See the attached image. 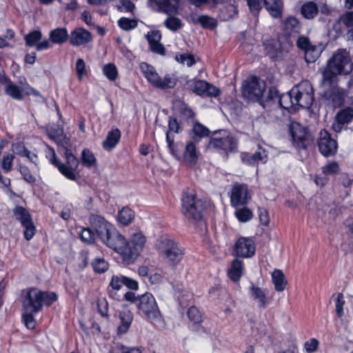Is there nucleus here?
<instances>
[{"instance_id":"nucleus-29","label":"nucleus","mask_w":353,"mask_h":353,"mask_svg":"<svg viewBox=\"0 0 353 353\" xmlns=\"http://www.w3.org/2000/svg\"><path fill=\"white\" fill-rule=\"evenodd\" d=\"M243 272V265L242 261L234 259L231 264L228 274L230 279L234 281H239Z\"/></svg>"},{"instance_id":"nucleus-61","label":"nucleus","mask_w":353,"mask_h":353,"mask_svg":"<svg viewBox=\"0 0 353 353\" xmlns=\"http://www.w3.org/2000/svg\"><path fill=\"white\" fill-rule=\"evenodd\" d=\"M339 21L342 22L347 28L353 27V11L344 13L340 17Z\"/></svg>"},{"instance_id":"nucleus-20","label":"nucleus","mask_w":353,"mask_h":353,"mask_svg":"<svg viewBox=\"0 0 353 353\" xmlns=\"http://www.w3.org/2000/svg\"><path fill=\"white\" fill-rule=\"evenodd\" d=\"M92 39L91 33L83 28H76L69 34V42L75 47L85 45Z\"/></svg>"},{"instance_id":"nucleus-23","label":"nucleus","mask_w":353,"mask_h":353,"mask_svg":"<svg viewBox=\"0 0 353 353\" xmlns=\"http://www.w3.org/2000/svg\"><path fill=\"white\" fill-rule=\"evenodd\" d=\"M153 1L158 6L157 11L171 15L177 12L180 0H153Z\"/></svg>"},{"instance_id":"nucleus-31","label":"nucleus","mask_w":353,"mask_h":353,"mask_svg":"<svg viewBox=\"0 0 353 353\" xmlns=\"http://www.w3.org/2000/svg\"><path fill=\"white\" fill-rule=\"evenodd\" d=\"M301 13L305 19H312L318 14L319 8L314 1H308L302 5Z\"/></svg>"},{"instance_id":"nucleus-55","label":"nucleus","mask_w":353,"mask_h":353,"mask_svg":"<svg viewBox=\"0 0 353 353\" xmlns=\"http://www.w3.org/2000/svg\"><path fill=\"white\" fill-rule=\"evenodd\" d=\"M116 6L121 12H132L134 9V5L130 0H119Z\"/></svg>"},{"instance_id":"nucleus-58","label":"nucleus","mask_w":353,"mask_h":353,"mask_svg":"<svg viewBox=\"0 0 353 353\" xmlns=\"http://www.w3.org/2000/svg\"><path fill=\"white\" fill-rule=\"evenodd\" d=\"M75 68L78 79L81 81L87 74L85 70V63L83 59L81 58L78 59L76 62Z\"/></svg>"},{"instance_id":"nucleus-25","label":"nucleus","mask_w":353,"mask_h":353,"mask_svg":"<svg viewBox=\"0 0 353 353\" xmlns=\"http://www.w3.org/2000/svg\"><path fill=\"white\" fill-rule=\"evenodd\" d=\"M49 39L52 43L61 45L69 40V34L65 28H57L49 32Z\"/></svg>"},{"instance_id":"nucleus-7","label":"nucleus","mask_w":353,"mask_h":353,"mask_svg":"<svg viewBox=\"0 0 353 353\" xmlns=\"http://www.w3.org/2000/svg\"><path fill=\"white\" fill-rule=\"evenodd\" d=\"M160 254L167 263L175 267L183 259L185 250L178 242L168 239L161 243Z\"/></svg>"},{"instance_id":"nucleus-19","label":"nucleus","mask_w":353,"mask_h":353,"mask_svg":"<svg viewBox=\"0 0 353 353\" xmlns=\"http://www.w3.org/2000/svg\"><path fill=\"white\" fill-rule=\"evenodd\" d=\"M255 250L254 242L250 238L241 237L235 244V253L237 256L241 257H251L254 254Z\"/></svg>"},{"instance_id":"nucleus-33","label":"nucleus","mask_w":353,"mask_h":353,"mask_svg":"<svg viewBox=\"0 0 353 353\" xmlns=\"http://www.w3.org/2000/svg\"><path fill=\"white\" fill-rule=\"evenodd\" d=\"M119 318L121 323L118 327L119 333L125 334L130 328L133 319V315L130 311L125 310L120 312Z\"/></svg>"},{"instance_id":"nucleus-17","label":"nucleus","mask_w":353,"mask_h":353,"mask_svg":"<svg viewBox=\"0 0 353 353\" xmlns=\"http://www.w3.org/2000/svg\"><path fill=\"white\" fill-rule=\"evenodd\" d=\"M188 85L193 92L201 97H216L221 92L216 87L203 80H192Z\"/></svg>"},{"instance_id":"nucleus-6","label":"nucleus","mask_w":353,"mask_h":353,"mask_svg":"<svg viewBox=\"0 0 353 353\" xmlns=\"http://www.w3.org/2000/svg\"><path fill=\"white\" fill-rule=\"evenodd\" d=\"M288 95L292 106L297 105L303 108H309L314 101V93L312 85L307 81H302L294 86Z\"/></svg>"},{"instance_id":"nucleus-15","label":"nucleus","mask_w":353,"mask_h":353,"mask_svg":"<svg viewBox=\"0 0 353 353\" xmlns=\"http://www.w3.org/2000/svg\"><path fill=\"white\" fill-rule=\"evenodd\" d=\"M231 205L237 208L246 205L252 198L251 193L246 184L235 183L230 193Z\"/></svg>"},{"instance_id":"nucleus-18","label":"nucleus","mask_w":353,"mask_h":353,"mask_svg":"<svg viewBox=\"0 0 353 353\" xmlns=\"http://www.w3.org/2000/svg\"><path fill=\"white\" fill-rule=\"evenodd\" d=\"M318 146L320 152L325 157L333 155L336 152L337 143L326 130L320 132Z\"/></svg>"},{"instance_id":"nucleus-62","label":"nucleus","mask_w":353,"mask_h":353,"mask_svg":"<svg viewBox=\"0 0 353 353\" xmlns=\"http://www.w3.org/2000/svg\"><path fill=\"white\" fill-rule=\"evenodd\" d=\"M319 341L316 339H310L304 343V347L307 352L311 353L317 350L319 347Z\"/></svg>"},{"instance_id":"nucleus-9","label":"nucleus","mask_w":353,"mask_h":353,"mask_svg":"<svg viewBox=\"0 0 353 353\" xmlns=\"http://www.w3.org/2000/svg\"><path fill=\"white\" fill-rule=\"evenodd\" d=\"M265 90V82L254 76L248 78L242 85L243 96L252 101L261 100Z\"/></svg>"},{"instance_id":"nucleus-27","label":"nucleus","mask_w":353,"mask_h":353,"mask_svg":"<svg viewBox=\"0 0 353 353\" xmlns=\"http://www.w3.org/2000/svg\"><path fill=\"white\" fill-rule=\"evenodd\" d=\"M325 94L334 107H339L343 103L345 92L339 87H334L329 90Z\"/></svg>"},{"instance_id":"nucleus-46","label":"nucleus","mask_w":353,"mask_h":353,"mask_svg":"<svg viewBox=\"0 0 353 353\" xmlns=\"http://www.w3.org/2000/svg\"><path fill=\"white\" fill-rule=\"evenodd\" d=\"M332 299H334L336 312L339 318L343 315V305H345L344 296L342 293H337L332 295Z\"/></svg>"},{"instance_id":"nucleus-50","label":"nucleus","mask_w":353,"mask_h":353,"mask_svg":"<svg viewBox=\"0 0 353 353\" xmlns=\"http://www.w3.org/2000/svg\"><path fill=\"white\" fill-rule=\"evenodd\" d=\"M108 263L103 258L95 259L92 262L94 270L98 273L105 272L108 269Z\"/></svg>"},{"instance_id":"nucleus-3","label":"nucleus","mask_w":353,"mask_h":353,"mask_svg":"<svg viewBox=\"0 0 353 353\" xmlns=\"http://www.w3.org/2000/svg\"><path fill=\"white\" fill-rule=\"evenodd\" d=\"M139 313L156 326L164 325V320L154 296L149 292L139 296Z\"/></svg>"},{"instance_id":"nucleus-48","label":"nucleus","mask_w":353,"mask_h":353,"mask_svg":"<svg viewBox=\"0 0 353 353\" xmlns=\"http://www.w3.org/2000/svg\"><path fill=\"white\" fill-rule=\"evenodd\" d=\"M119 26L124 30H130L137 26V21L135 19H131L126 17H121L118 21Z\"/></svg>"},{"instance_id":"nucleus-12","label":"nucleus","mask_w":353,"mask_h":353,"mask_svg":"<svg viewBox=\"0 0 353 353\" xmlns=\"http://www.w3.org/2000/svg\"><path fill=\"white\" fill-rule=\"evenodd\" d=\"M12 214L15 219L20 222L21 225L25 228V239L28 241L32 239L35 234L36 228L29 212L25 208L17 205L12 210Z\"/></svg>"},{"instance_id":"nucleus-32","label":"nucleus","mask_w":353,"mask_h":353,"mask_svg":"<svg viewBox=\"0 0 353 353\" xmlns=\"http://www.w3.org/2000/svg\"><path fill=\"white\" fill-rule=\"evenodd\" d=\"M266 9L273 17H280L282 12L281 0H264Z\"/></svg>"},{"instance_id":"nucleus-47","label":"nucleus","mask_w":353,"mask_h":353,"mask_svg":"<svg viewBox=\"0 0 353 353\" xmlns=\"http://www.w3.org/2000/svg\"><path fill=\"white\" fill-rule=\"evenodd\" d=\"M36 313L37 312H34L33 311H28L23 310L22 318L26 326L28 329H33L35 327L36 322L34 317V314Z\"/></svg>"},{"instance_id":"nucleus-45","label":"nucleus","mask_w":353,"mask_h":353,"mask_svg":"<svg viewBox=\"0 0 353 353\" xmlns=\"http://www.w3.org/2000/svg\"><path fill=\"white\" fill-rule=\"evenodd\" d=\"M103 73L110 81H114L117 79L119 73L117 67L113 63L105 64L103 67Z\"/></svg>"},{"instance_id":"nucleus-2","label":"nucleus","mask_w":353,"mask_h":353,"mask_svg":"<svg viewBox=\"0 0 353 353\" xmlns=\"http://www.w3.org/2000/svg\"><path fill=\"white\" fill-rule=\"evenodd\" d=\"M208 150L228 156L235 152L238 148V140L226 130L214 132L210 137Z\"/></svg>"},{"instance_id":"nucleus-40","label":"nucleus","mask_w":353,"mask_h":353,"mask_svg":"<svg viewBox=\"0 0 353 353\" xmlns=\"http://www.w3.org/2000/svg\"><path fill=\"white\" fill-rule=\"evenodd\" d=\"M353 119V109L347 108L341 110L336 116V121L341 123H348Z\"/></svg>"},{"instance_id":"nucleus-26","label":"nucleus","mask_w":353,"mask_h":353,"mask_svg":"<svg viewBox=\"0 0 353 353\" xmlns=\"http://www.w3.org/2000/svg\"><path fill=\"white\" fill-rule=\"evenodd\" d=\"M121 133L118 128H114L108 132L105 139L102 143L103 149L110 151L119 143Z\"/></svg>"},{"instance_id":"nucleus-8","label":"nucleus","mask_w":353,"mask_h":353,"mask_svg":"<svg viewBox=\"0 0 353 353\" xmlns=\"http://www.w3.org/2000/svg\"><path fill=\"white\" fill-rule=\"evenodd\" d=\"M292 144L297 150H305L313 143L314 137L305 127L294 122L290 124Z\"/></svg>"},{"instance_id":"nucleus-24","label":"nucleus","mask_w":353,"mask_h":353,"mask_svg":"<svg viewBox=\"0 0 353 353\" xmlns=\"http://www.w3.org/2000/svg\"><path fill=\"white\" fill-rule=\"evenodd\" d=\"M150 50L158 54H164L165 48L160 43L161 39V32L158 30L152 31L147 34Z\"/></svg>"},{"instance_id":"nucleus-43","label":"nucleus","mask_w":353,"mask_h":353,"mask_svg":"<svg viewBox=\"0 0 353 353\" xmlns=\"http://www.w3.org/2000/svg\"><path fill=\"white\" fill-rule=\"evenodd\" d=\"M164 25L168 29L173 32H176L183 27L182 21L179 18L172 16L166 19Z\"/></svg>"},{"instance_id":"nucleus-59","label":"nucleus","mask_w":353,"mask_h":353,"mask_svg":"<svg viewBox=\"0 0 353 353\" xmlns=\"http://www.w3.org/2000/svg\"><path fill=\"white\" fill-rule=\"evenodd\" d=\"M324 174H336L339 172V166L336 162H331L322 168Z\"/></svg>"},{"instance_id":"nucleus-10","label":"nucleus","mask_w":353,"mask_h":353,"mask_svg":"<svg viewBox=\"0 0 353 353\" xmlns=\"http://www.w3.org/2000/svg\"><path fill=\"white\" fill-rule=\"evenodd\" d=\"M182 208L185 216L190 219H201L203 203L197 199L193 192H184L182 198Z\"/></svg>"},{"instance_id":"nucleus-34","label":"nucleus","mask_w":353,"mask_h":353,"mask_svg":"<svg viewBox=\"0 0 353 353\" xmlns=\"http://www.w3.org/2000/svg\"><path fill=\"white\" fill-rule=\"evenodd\" d=\"M271 276L275 290L278 292L283 291L285 288L284 273L281 270H274Z\"/></svg>"},{"instance_id":"nucleus-63","label":"nucleus","mask_w":353,"mask_h":353,"mask_svg":"<svg viewBox=\"0 0 353 353\" xmlns=\"http://www.w3.org/2000/svg\"><path fill=\"white\" fill-rule=\"evenodd\" d=\"M19 172L26 181L28 183H34L35 181V177L31 174L30 170L26 166H20Z\"/></svg>"},{"instance_id":"nucleus-39","label":"nucleus","mask_w":353,"mask_h":353,"mask_svg":"<svg viewBox=\"0 0 353 353\" xmlns=\"http://www.w3.org/2000/svg\"><path fill=\"white\" fill-rule=\"evenodd\" d=\"M49 136L58 143H68V139L61 128L57 127L52 129L49 132Z\"/></svg>"},{"instance_id":"nucleus-38","label":"nucleus","mask_w":353,"mask_h":353,"mask_svg":"<svg viewBox=\"0 0 353 353\" xmlns=\"http://www.w3.org/2000/svg\"><path fill=\"white\" fill-rule=\"evenodd\" d=\"M235 217L239 221L245 223L250 221L253 217L252 212L246 207L237 208L234 212Z\"/></svg>"},{"instance_id":"nucleus-51","label":"nucleus","mask_w":353,"mask_h":353,"mask_svg":"<svg viewBox=\"0 0 353 353\" xmlns=\"http://www.w3.org/2000/svg\"><path fill=\"white\" fill-rule=\"evenodd\" d=\"M250 290L252 297L259 302L261 306H264L265 304V296L263 290L254 286H252Z\"/></svg>"},{"instance_id":"nucleus-64","label":"nucleus","mask_w":353,"mask_h":353,"mask_svg":"<svg viewBox=\"0 0 353 353\" xmlns=\"http://www.w3.org/2000/svg\"><path fill=\"white\" fill-rule=\"evenodd\" d=\"M46 157L48 159L49 161L54 165L55 167L58 168V165L60 163L59 159L57 158L55 151L53 148L50 147H48V150L46 151Z\"/></svg>"},{"instance_id":"nucleus-44","label":"nucleus","mask_w":353,"mask_h":353,"mask_svg":"<svg viewBox=\"0 0 353 353\" xmlns=\"http://www.w3.org/2000/svg\"><path fill=\"white\" fill-rule=\"evenodd\" d=\"M301 24L299 21L293 17H288V35H298L301 33Z\"/></svg>"},{"instance_id":"nucleus-30","label":"nucleus","mask_w":353,"mask_h":353,"mask_svg":"<svg viewBox=\"0 0 353 353\" xmlns=\"http://www.w3.org/2000/svg\"><path fill=\"white\" fill-rule=\"evenodd\" d=\"M267 156L268 154L265 150L259 145L257 150L254 154H246L243 157V159L249 165H254L258 163L259 161L264 160Z\"/></svg>"},{"instance_id":"nucleus-57","label":"nucleus","mask_w":353,"mask_h":353,"mask_svg":"<svg viewBox=\"0 0 353 353\" xmlns=\"http://www.w3.org/2000/svg\"><path fill=\"white\" fill-rule=\"evenodd\" d=\"M124 285V276L121 274L113 275L110 283L112 290H119Z\"/></svg>"},{"instance_id":"nucleus-22","label":"nucleus","mask_w":353,"mask_h":353,"mask_svg":"<svg viewBox=\"0 0 353 353\" xmlns=\"http://www.w3.org/2000/svg\"><path fill=\"white\" fill-rule=\"evenodd\" d=\"M281 38L278 39H272L264 42V48L266 53L272 59H277L282 54L283 46L281 44Z\"/></svg>"},{"instance_id":"nucleus-28","label":"nucleus","mask_w":353,"mask_h":353,"mask_svg":"<svg viewBox=\"0 0 353 353\" xmlns=\"http://www.w3.org/2000/svg\"><path fill=\"white\" fill-rule=\"evenodd\" d=\"M183 158L189 165H194L199 158V153L195 143L190 141L187 143L183 153Z\"/></svg>"},{"instance_id":"nucleus-42","label":"nucleus","mask_w":353,"mask_h":353,"mask_svg":"<svg viewBox=\"0 0 353 353\" xmlns=\"http://www.w3.org/2000/svg\"><path fill=\"white\" fill-rule=\"evenodd\" d=\"M196 22L199 23L203 28L208 29H214L217 26L216 19L208 15L198 17Z\"/></svg>"},{"instance_id":"nucleus-21","label":"nucleus","mask_w":353,"mask_h":353,"mask_svg":"<svg viewBox=\"0 0 353 353\" xmlns=\"http://www.w3.org/2000/svg\"><path fill=\"white\" fill-rule=\"evenodd\" d=\"M89 220L92 227L94 229L100 239L108 232L109 229L113 227L112 225L98 214H92L90 216Z\"/></svg>"},{"instance_id":"nucleus-54","label":"nucleus","mask_w":353,"mask_h":353,"mask_svg":"<svg viewBox=\"0 0 353 353\" xmlns=\"http://www.w3.org/2000/svg\"><path fill=\"white\" fill-rule=\"evenodd\" d=\"M81 240L86 243H92L95 239V234L90 228H84L80 233Z\"/></svg>"},{"instance_id":"nucleus-52","label":"nucleus","mask_w":353,"mask_h":353,"mask_svg":"<svg viewBox=\"0 0 353 353\" xmlns=\"http://www.w3.org/2000/svg\"><path fill=\"white\" fill-rule=\"evenodd\" d=\"M176 60L188 67L192 66L195 63V59L192 54H181L176 56Z\"/></svg>"},{"instance_id":"nucleus-41","label":"nucleus","mask_w":353,"mask_h":353,"mask_svg":"<svg viewBox=\"0 0 353 353\" xmlns=\"http://www.w3.org/2000/svg\"><path fill=\"white\" fill-rule=\"evenodd\" d=\"M192 132L194 134L192 137L194 139H196V138L200 139L203 137H207L210 133L209 129L200 123H195L193 125Z\"/></svg>"},{"instance_id":"nucleus-4","label":"nucleus","mask_w":353,"mask_h":353,"mask_svg":"<svg viewBox=\"0 0 353 353\" xmlns=\"http://www.w3.org/2000/svg\"><path fill=\"white\" fill-rule=\"evenodd\" d=\"M57 299L54 292H41L36 288L30 289L23 302V310L39 312L43 305H50Z\"/></svg>"},{"instance_id":"nucleus-36","label":"nucleus","mask_w":353,"mask_h":353,"mask_svg":"<svg viewBox=\"0 0 353 353\" xmlns=\"http://www.w3.org/2000/svg\"><path fill=\"white\" fill-rule=\"evenodd\" d=\"M134 212L129 208H123L117 216L118 221L123 225H128L134 219Z\"/></svg>"},{"instance_id":"nucleus-11","label":"nucleus","mask_w":353,"mask_h":353,"mask_svg":"<svg viewBox=\"0 0 353 353\" xmlns=\"http://www.w3.org/2000/svg\"><path fill=\"white\" fill-rule=\"evenodd\" d=\"M101 239L108 248L119 253L125 262L127 241L114 226L109 229L108 232L105 233Z\"/></svg>"},{"instance_id":"nucleus-35","label":"nucleus","mask_w":353,"mask_h":353,"mask_svg":"<svg viewBox=\"0 0 353 353\" xmlns=\"http://www.w3.org/2000/svg\"><path fill=\"white\" fill-rule=\"evenodd\" d=\"M81 161L82 165L86 168L96 167L97 161L94 154L88 149L83 150L81 152Z\"/></svg>"},{"instance_id":"nucleus-56","label":"nucleus","mask_w":353,"mask_h":353,"mask_svg":"<svg viewBox=\"0 0 353 353\" xmlns=\"http://www.w3.org/2000/svg\"><path fill=\"white\" fill-rule=\"evenodd\" d=\"M14 156L8 154L3 156L1 162V168L5 173L9 172L12 168Z\"/></svg>"},{"instance_id":"nucleus-16","label":"nucleus","mask_w":353,"mask_h":353,"mask_svg":"<svg viewBox=\"0 0 353 353\" xmlns=\"http://www.w3.org/2000/svg\"><path fill=\"white\" fill-rule=\"evenodd\" d=\"M20 85L21 86H17L10 81H8L5 88L6 94L16 100H21L23 97V94L34 96L39 95V92L28 85L25 79H23V81H20Z\"/></svg>"},{"instance_id":"nucleus-60","label":"nucleus","mask_w":353,"mask_h":353,"mask_svg":"<svg viewBox=\"0 0 353 353\" xmlns=\"http://www.w3.org/2000/svg\"><path fill=\"white\" fill-rule=\"evenodd\" d=\"M296 46L299 49L301 50H306L309 48H311L312 44L311 43L310 39L304 36H299L296 40Z\"/></svg>"},{"instance_id":"nucleus-49","label":"nucleus","mask_w":353,"mask_h":353,"mask_svg":"<svg viewBox=\"0 0 353 353\" xmlns=\"http://www.w3.org/2000/svg\"><path fill=\"white\" fill-rule=\"evenodd\" d=\"M305 59L307 63H314L319 57V52L315 46L304 50Z\"/></svg>"},{"instance_id":"nucleus-14","label":"nucleus","mask_w":353,"mask_h":353,"mask_svg":"<svg viewBox=\"0 0 353 353\" xmlns=\"http://www.w3.org/2000/svg\"><path fill=\"white\" fill-rule=\"evenodd\" d=\"M145 237L141 233H136L131 237L130 241H127L125 262L132 263L139 255L144 248Z\"/></svg>"},{"instance_id":"nucleus-1","label":"nucleus","mask_w":353,"mask_h":353,"mask_svg":"<svg viewBox=\"0 0 353 353\" xmlns=\"http://www.w3.org/2000/svg\"><path fill=\"white\" fill-rule=\"evenodd\" d=\"M352 70V63L349 52L345 49H339L333 54L323 70L322 83H332L339 75H347Z\"/></svg>"},{"instance_id":"nucleus-37","label":"nucleus","mask_w":353,"mask_h":353,"mask_svg":"<svg viewBox=\"0 0 353 353\" xmlns=\"http://www.w3.org/2000/svg\"><path fill=\"white\" fill-rule=\"evenodd\" d=\"M42 38V33L39 30H34L28 34H27L24 37V40L26 42V45L28 47H34L37 46L39 41H41Z\"/></svg>"},{"instance_id":"nucleus-13","label":"nucleus","mask_w":353,"mask_h":353,"mask_svg":"<svg viewBox=\"0 0 353 353\" xmlns=\"http://www.w3.org/2000/svg\"><path fill=\"white\" fill-rule=\"evenodd\" d=\"M65 162H60L57 169L67 179L75 181L77 179V170L79 165L78 159L68 149L64 152Z\"/></svg>"},{"instance_id":"nucleus-53","label":"nucleus","mask_w":353,"mask_h":353,"mask_svg":"<svg viewBox=\"0 0 353 353\" xmlns=\"http://www.w3.org/2000/svg\"><path fill=\"white\" fill-rule=\"evenodd\" d=\"M188 316L194 323H199L202 321V314L196 307H191L188 311Z\"/></svg>"},{"instance_id":"nucleus-5","label":"nucleus","mask_w":353,"mask_h":353,"mask_svg":"<svg viewBox=\"0 0 353 353\" xmlns=\"http://www.w3.org/2000/svg\"><path fill=\"white\" fill-rule=\"evenodd\" d=\"M140 70L148 83L156 88L171 89L176 84L177 79L174 74H167L163 78H161L156 69L147 63H141Z\"/></svg>"}]
</instances>
